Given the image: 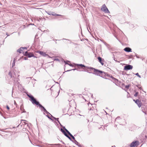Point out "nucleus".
Returning <instances> with one entry per match:
<instances>
[{"instance_id":"24","label":"nucleus","mask_w":147,"mask_h":147,"mask_svg":"<svg viewBox=\"0 0 147 147\" xmlns=\"http://www.w3.org/2000/svg\"><path fill=\"white\" fill-rule=\"evenodd\" d=\"M71 137L73 139H75V138L73 136H72Z\"/></svg>"},{"instance_id":"25","label":"nucleus","mask_w":147,"mask_h":147,"mask_svg":"<svg viewBox=\"0 0 147 147\" xmlns=\"http://www.w3.org/2000/svg\"><path fill=\"white\" fill-rule=\"evenodd\" d=\"M71 137L73 136L71 134H70V135H69Z\"/></svg>"},{"instance_id":"27","label":"nucleus","mask_w":147,"mask_h":147,"mask_svg":"<svg viewBox=\"0 0 147 147\" xmlns=\"http://www.w3.org/2000/svg\"><path fill=\"white\" fill-rule=\"evenodd\" d=\"M70 134H70H70H69V135H70Z\"/></svg>"},{"instance_id":"14","label":"nucleus","mask_w":147,"mask_h":147,"mask_svg":"<svg viewBox=\"0 0 147 147\" xmlns=\"http://www.w3.org/2000/svg\"><path fill=\"white\" fill-rule=\"evenodd\" d=\"M98 59L99 61L101 63V64L102 65H103L104 64V63L102 62V59L101 57H98Z\"/></svg>"},{"instance_id":"2","label":"nucleus","mask_w":147,"mask_h":147,"mask_svg":"<svg viewBox=\"0 0 147 147\" xmlns=\"http://www.w3.org/2000/svg\"><path fill=\"white\" fill-rule=\"evenodd\" d=\"M88 69H90L93 70V74H95V75L99 76H101L103 72L102 71L96 69L92 67L89 68H88Z\"/></svg>"},{"instance_id":"21","label":"nucleus","mask_w":147,"mask_h":147,"mask_svg":"<svg viewBox=\"0 0 147 147\" xmlns=\"http://www.w3.org/2000/svg\"><path fill=\"white\" fill-rule=\"evenodd\" d=\"M136 75H137V76H139V77H140V75H139V74H138V73H136Z\"/></svg>"},{"instance_id":"23","label":"nucleus","mask_w":147,"mask_h":147,"mask_svg":"<svg viewBox=\"0 0 147 147\" xmlns=\"http://www.w3.org/2000/svg\"><path fill=\"white\" fill-rule=\"evenodd\" d=\"M55 16H61V15H59V14H56L55 15Z\"/></svg>"},{"instance_id":"10","label":"nucleus","mask_w":147,"mask_h":147,"mask_svg":"<svg viewBox=\"0 0 147 147\" xmlns=\"http://www.w3.org/2000/svg\"><path fill=\"white\" fill-rule=\"evenodd\" d=\"M124 50L127 52H130L131 51V49L129 47H126L124 49Z\"/></svg>"},{"instance_id":"18","label":"nucleus","mask_w":147,"mask_h":147,"mask_svg":"<svg viewBox=\"0 0 147 147\" xmlns=\"http://www.w3.org/2000/svg\"><path fill=\"white\" fill-rule=\"evenodd\" d=\"M65 130L68 134H70V133L66 129H65Z\"/></svg>"},{"instance_id":"1","label":"nucleus","mask_w":147,"mask_h":147,"mask_svg":"<svg viewBox=\"0 0 147 147\" xmlns=\"http://www.w3.org/2000/svg\"><path fill=\"white\" fill-rule=\"evenodd\" d=\"M76 66L79 68H82L85 70V71H87L89 73H90V72L93 71L92 70L88 69L89 67H87L85 66L84 65L80 64H77L76 65Z\"/></svg>"},{"instance_id":"3","label":"nucleus","mask_w":147,"mask_h":147,"mask_svg":"<svg viewBox=\"0 0 147 147\" xmlns=\"http://www.w3.org/2000/svg\"><path fill=\"white\" fill-rule=\"evenodd\" d=\"M28 96L29 98L31 99V101L33 104L36 105H38L39 106V105H40V104L34 98V97L32 96H30L28 95Z\"/></svg>"},{"instance_id":"7","label":"nucleus","mask_w":147,"mask_h":147,"mask_svg":"<svg viewBox=\"0 0 147 147\" xmlns=\"http://www.w3.org/2000/svg\"><path fill=\"white\" fill-rule=\"evenodd\" d=\"M133 68V66L130 65H127L125 66L124 67V69L125 70H127L132 69Z\"/></svg>"},{"instance_id":"5","label":"nucleus","mask_w":147,"mask_h":147,"mask_svg":"<svg viewBox=\"0 0 147 147\" xmlns=\"http://www.w3.org/2000/svg\"><path fill=\"white\" fill-rule=\"evenodd\" d=\"M101 10L105 13H108L109 12V10L105 4H104L102 5L101 8Z\"/></svg>"},{"instance_id":"8","label":"nucleus","mask_w":147,"mask_h":147,"mask_svg":"<svg viewBox=\"0 0 147 147\" xmlns=\"http://www.w3.org/2000/svg\"><path fill=\"white\" fill-rule=\"evenodd\" d=\"M37 53H39L40 55H41L44 57H45L47 55V54L45 53L43 51H37Z\"/></svg>"},{"instance_id":"13","label":"nucleus","mask_w":147,"mask_h":147,"mask_svg":"<svg viewBox=\"0 0 147 147\" xmlns=\"http://www.w3.org/2000/svg\"><path fill=\"white\" fill-rule=\"evenodd\" d=\"M26 48L21 47L20 49L18 50V52L20 53H21L24 50V49H26Z\"/></svg>"},{"instance_id":"11","label":"nucleus","mask_w":147,"mask_h":147,"mask_svg":"<svg viewBox=\"0 0 147 147\" xmlns=\"http://www.w3.org/2000/svg\"><path fill=\"white\" fill-rule=\"evenodd\" d=\"M125 11L129 15L131 14L130 9L128 8H126L125 9Z\"/></svg>"},{"instance_id":"17","label":"nucleus","mask_w":147,"mask_h":147,"mask_svg":"<svg viewBox=\"0 0 147 147\" xmlns=\"http://www.w3.org/2000/svg\"><path fill=\"white\" fill-rule=\"evenodd\" d=\"M130 87V86L129 85H127L125 86V88L127 89H128Z\"/></svg>"},{"instance_id":"4","label":"nucleus","mask_w":147,"mask_h":147,"mask_svg":"<svg viewBox=\"0 0 147 147\" xmlns=\"http://www.w3.org/2000/svg\"><path fill=\"white\" fill-rule=\"evenodd\" d=\"M24 55L25 56L28 57H33L34 58H36V57L34 56V54L32 53L28 52L26 51Z\"/></svg>"},{"instance_id":"22","label":"nucleus","mask_w":147,"mask_h":147,"mask_svg":"<svg viewBox=\"0 0 147 147\" xmlns=\"http://www.w3.org/2000/svg\"><path fill=\"white\" fill-rule=\"evenodd\" d=\"M24 58L25 60H26L28 59L26 57H24Z\"/></svg>"},{"instance_id":"15","label":"nucleus","mask_w":147,"mask_h":147,"mask_svg":"<svg viewBox=\"0 0 147 147\" xmlns=\"http://www.w3.org/2000/svg\"><path fill=\"white\" fill-rule=\"evenodd\" d=\"M39 107L42 108L43 109V111L44 112H46L47 113H49L46 110V109L45 108L43 107L41 105H39Z\"/></svg>"},{"instance_id":"26","label":"nucleus","mask_w":147,"mask_h":147,"mask_svg":"<svg viewBox=\"0 0 147 147\" xmlns=\"http://www.w3.org/2000/svg\"><path fill=\"white\" fill-rule=\"evenodd\" d=\"M71 137L73 136L71 134H70V135H69Z\"/></svg>"},{"instance_id":"12","label":"nucleus","mask_w":147,"mask_h":147,"mask_svg":"<svg viewBox=\"0 0 147 147\" xmlns=\"http://www.w3.org/2000/svg\"><path fill=\"white\" fill-rule=\"evenodd\" d=\"M61 132L63 133L64 135L66 136V137L69 138V139H70V138L69 136L67 135V134L66 133V132L65 131L62 129H61Z\"/></svg>"},{"instance_id":"6","label":"nucleus","mask_w":147,"mask_h":147,"mask_svg":"<svg viewBox=\"0 0 147 147\" xmlns=\"http://www.w3.org/2000/svg\"><path fill=\"white\" fill-rule=\"evenodd\" d=\"M139 144V142L138 141L133 142L130 145V147H135L138 146Z\"/></svg>"},{"instance_id":"20","label":"nucleus","mask_w":147,"mask_h":147,"mask_svg":"<svg viewBox=\"0 0 147 147\" xmlns=\"http://www.w3.org/2000/svg\"><path fill=\"white\" fill-rule=\"evenodd\" d=\"M6 108H7V109L8 110H9V107H8V106H6Z\"/></svg>"},{"instance_id":"9","label":"nucleus","mask_w":147,"mask_h":147,"mask_svg":"<svg viewBox=\"0 0 147 147\" xmlns=\"http://www.w3.org/2000/svg\"><path fill=\"white\" fill-rule=\"evenodd\" d=\"M134 101L137 104L139 107H141V105L140 103V102L137 99L136 100H134Z\"/></svg>"},{"instance_id":"19","label":"nucleus","mask_w":147,"mask_h":147,"mask_svg":"<svg viewBox=\"0 0 147 147\" xmlns=\"http://www.w3.org/2000/svg\"><path fill=\"white\" fill-rule=\"evenodd\" d=\"M14 104L16 106H17V104L16 103V102L15 100H14Z\"/></svg>"},{"instance_id":"16","label":"nucleus","mask_w":147,"mask_h":147,"mask_svg":"<svg viewBox=\"0 0 147 147\" xmlns=\"http://www.w3.org/2000/svg\"><path fill=\"white\" fill-rule=\"evenodd\" d=\"M138 92H136L134 94V96L136 97L137 96H138Z\"/></svg>"}]
</instances>
